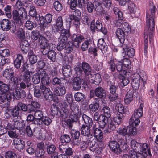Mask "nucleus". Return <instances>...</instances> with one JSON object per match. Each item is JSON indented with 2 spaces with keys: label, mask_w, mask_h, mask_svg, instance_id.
I'll use <instances>...</instances> for the list:
<instances>
[{
  "label": "nucleus",
  "mask_w": 158,
  "mask_h": 158,
  "mask_svg": "<svg viewBox=\"0 0 158 158\" xmlns=\"http://www.w3.org/2000/svg\"><path fill=\"white\" fill-rule=\"evenodd\" d=\"M83 20L84 23L85 24H86L89 25L90 24V29L92 33L95 32L96 29L97 31L101 32L105 35L107 34V29L102 27V25L100 20H97L95 23V20L94 19L91 21L90 15H87L84 17Z\"/></svg>",
  "instance_id": "f257e3e1"
},
{
  "label": "nucleus",
  "mask_w": 158,
  "mask_h": 158,
  "mask_svg": "<svg viewBox=\"0 0 158 158\" xmlns=\"http://www.w3.org/2000/svg\"><path fill=\"white\" fill-rule=\"evenodd\" d=\"M34 95L36 97H40L43 95L46 100L52 101L53 99V96L52 92L49 88L45 86L40 84L35 86L34 89Z\"/></svg>",
  "instance_id": "f03ea898"
},
{
  "label": "nucleus",
  "mask_w": 158,
  "mask_h": 158,
  "mask_svg": "<svg viewBox=\"0 0 158 158\" xmlns=\"http://www.w3.org/2000/svg\"><path fill=\"white\" fill-rule=\"evenodd\" d=\"M12 15L15 25L16 26L17 28L23 25L22 20H23V19L24 17L27 19L29 16L27 15L26 10L23 7H20L19 8L13 10Z\"/></svg>",
  "instance_id": "7ed1b4c3"
},
{
  "label": "nucleus",
  "mask_w": 158,
  "mask_h": 158,
  "mask_svg": "<svg viewBox=\"0 0 158 158\" xmlns=\"http://www.w3.org/2000/svg\"><path fill=\"white\" fill-rule=\"evenodd\" d=\"M61 32V34L58 38L57 48L59 51L64 48L68 41V38L70 36L69 29L63 30Z\"/></svg>",
  "instance_id": "20e7f679"
},
{
  "label": "nucleus",
  "mask_w": 158,
  "mask_h": 158,
  "mask_svg": "<svg viewBox=\"0 0 158 158\" xmlns=\"http://www.w3.org/2000/svg\"><path fill=\"white\" fill-rule=\"evenodd\" d=\"M27 107L26 105L22 102H19L17 105V106L11 109H8L6 111L5 113L6 118H9L10 117L17 118L19 115V111L22 110L25 111H27Z\"/></svg>",
  "instance_id": "39448f33"
},
{
  "label": "nucleus",
  "mask_w": 158,
  "mask_h": 158,
  "mask_svg": "<svg viewBox=\"0 0 158 158\" xmlns=\"http://www.w3.org/2000/svg\"><path fill=\"white\" fill-rule=\"evenodd\" d=\"M156 7L152 6L150 7L149 11L146 14V22L147 25L151 31L154 30L155 18V14Z\"/></svg>",
  "instance_id": "423d86ee"
},
{
  "label": "nucleus",
  "mask_w": 158,
  "mask_h": 158,
  "mask_svg": "<svg viewBox=\"0 0 158 158\" xmlns=\"http://www.w3.org/2000/svg\"><path fill=\"white\" fill-rule=\"evenodd\" d=\"M2 95H3L2 94ZM12 97V94H9L7 95L5 94L4 95L0 96V107L1 108L6 109L5 111V116L6 118L5 113L6 111L8 109H12L9 107L10 100Z\"/></svg>",
  "instance_id": "0eeeda50"
},
{
  "label": "nucleus",
  "mask_w": 158,
  "mask_h": 158,
  "mask_svg": "<svg viewBox=\"0 0 158 158\" xmlns=\"http://www.w3.org/2000/svg\"><path fill=\"white\" fill-rule=\"evenodd\" d=\"M131 148L132 150H131L129 152V157L130 158H138L136 151L141 152L140 150L141 145L142 146L143 143H137L135 140H132L130 143Z\"/></svg>",
  "instance_id": "6e6552de"
},
{
  "label": "nucleus",
  "mask_w": 158,
  "mask_h": 158,
  "mask_svg": "<svg viewBox=\"0 0 158 158\" xmlns=\"http://www.w3.org/2000/svg\"><path fill=\"white\" fill-rule=\"evenodd\" d=\"M74 69L78 74H81L83 72L87 76L90 74L92 69L90 65L86 62H82L81 65H78L74 68Z\"/></svg>",
  "instance_id": "1a4fd4ad"
},
{
  "label": "nucleus",
  "mask_w": 158,
  "mask_h": 158,
  "mask_svg": "<svg viewBox=\"0 0 158 158\" xmlns=\"http://www.w3.org/2000/svg\"><path fill=\"white\" fill-rule=\"evenodd\" d=\"M39 46L42 53L46 55L50 50V47L48 41L44 37L41 36L39 38Z\"/></svg>",
  "instance_id": "9d476101"
},
{
  "label": "nucleus",
  "mask_w": 158,
  "mask_h": 158,
  "mask_svg": "<svg viewBox=\"0 0 158 158\" xmlns=\"http://www.w3.org/2000/svg\"><path fill=\"white\" fill-rule=\"evenodd\" d=\"M140 122L139 119L131 117L129 121V135H135L137 134L136 127Z\"/></svg>",
  "instance_id": "9b49d317"
},
{
  "label": "nucleus",
  "mask_w": 158,
  "mask_h": 158,
  "mask_svg": "<svg viewBox=\"0 0 158 158\" xmlns=\"http://www.w3.org/2000/svg\"><path fill=\"white\" fill-rule=\"evenodd\" d=\"M0 26L1 29L4 31H8L12 28V32L14 33L16 30V26L15 27L11 22V21L7 19H3L0 22Z\"/></svg>",
  "instance_id": "f8f14e48"
},
{
  "label": "nucleus",
  "mask_w": 158,
  "mask_h": 158,
  "mask_svg": "<svg viewBox=\"0 0 158 158\" xmlns=\"http://www.w3.org/2000/svg\"><path fill=\"white\" fill-rule=\"evenodd\" d=\"M123 51L122 53L123 56V68L124 70V74L125 75L128 70V46L127 45L126 47L123 48Z\"/></svg>",
  "instance_id": "ddd939ff"
},
{
  "label": "nucleus",
  "mask_w": 158,
  "mask_h": 158,
  "mask_svg": "<svg viewBox=\"0 0 158 158\" xmlns=\"http://www.w3.org/2000/svg\"><path fill=\"white\" fill-rule=\"evenodd\" d=\"M127 129L125 128H119L118 131L119 134L123 135L124 136L123 138L125 139H122L121 141V144L123 145V148L125 151H128V147L127 145V138H128V134L127 133Z\"/></svg>",
  "instance_id": "4468645a"
},
{
  "label": "nucleus",
  "mask_w": 158,
  "mask_h": 158,
  "mask_svg": "<svg viewBox=\"0 0 158 158\" xmlns=\"http://www.w3.org/2000/svg\"><path fill=\"white\" fill-rule=\"evenodd\" d=\"M92 130L93 131V135L96 140L99 142H102L103 138V135L101 130L96 127V124H93Z\"/></svg>",
  "instance_id": "2eb2a0df"
},
{
  "label": "nucleus",
  "mask_w": 158,
  "mask_h": 158,
  "mask_svg": "<svg viewBox=\"0 0 158 158\" xmlns=\"http://www.w3.org/2000/svg\"><path fill=\"white\" fill-rule=\"evenodd\" d=\"M71 38L73 45L77 48H78L80 46V44L84 40V39L82 35L75 34L71 36Z\"/></svg>",
  "instance_id": "dca6fc26"
},
{
  "label": "nucleus",
  "mask_w": 158,
  "mask_h": 158,
  "mask_svg": "<svg viewBox=\"0 0 158 158\" xmlns=\"http://www.w3.org/2000/svg\"><path fill=\"white\" fill-rule=\"evenodd\" d=\"M41 85H47L50 82V78L46 71L45 70H41L40 71Z\"/></svg>",
  "instance_id": "f3484780"
},
{
  "label": "nucleus",
  "mask_w": 158,
  "mask_h": 158,
  "mask_svg": "<svg viewBox=\"0 0 158 158\" xmlns=\"http://www.w3.org/2000/svg\"><path fill=\"white\" fill-rule=\"evenodd\" d=\"M41 85H47L50 82V78L46 71L45 70H41L40 71Z\"/></svg>",
  "instance_id": "a211bd4d"
},
{
  "label": "nucleus",
  "mask_w": 158,
  "mask_h": 158,
  "mask_svg": "<svg viewBox=\"0 0 158 158\" xmlns=\"http://www.w3.org/2000/svg\"><path fill=\"white\" fill-rule=\"evenodd\" d=\"M12 97L13 96L14 98H15L17 99L24 98L26 95L25 91L20 89L19 87H17L15 91L12 93Z\"/></svg>",
  "instance_id": "6ab92c4d"
},
{
  "label": "nucleus",
  "mask_w": 158,
  "mask_h": 158,
  "mask_svg": "<svg viewBox=\"0 0 158 158\" xmlns=\"http://www.w3.org/2000/svg\"><path fill=\"white\" fill-rule=\"evenodd\" d=\"M108 146L111 151L117 154L119 153L121 151L119 144L116 141L110 142Z\"/></svg>",
  "instance_id": "aec40b11"
},
{
  "label": "nucleus",
  "mask_w": 158,
  "mask_h": 158,
  "mask_svg": "<svg viewBox=\"0 0 158 158\" xmlns=\"http://www.w3.org/2000/svg\"><path fill=\"white\" fill-rule=\"evenodd\" d=\"M11 89V87L3 82L0 81V96H2V94L7 95L9 94H12V92L9 91Z\"/></svg>",
  "instance_id": "412c9836"
},
{
  "label": "nucleus",
  "mask_w": 158,
  "mask_h": 158,
  "mask_svg": "<svg viewBox=\"0 0 158 158\" xmlns=\"http://www.w3.org/2000/svg\"><path fill=\"white\" fill-rule=\"evenodd\" d=\"M91 127L84 124L82 125L81 131L83 139H87V138H89L90 136H92V135L90 134V128Z\"/></svg>",
  "instance_id": "4be33fe9"
},
{
  "label": "nucleus",
  "mask_w": 158,
  "mask_h": 158,
  "mask_svg": "<svg viewBox=\"0 0 158 158\" xmlns=\"http://www.w3.org/2000/svg\"><path fill=\"white\" fill-rule=\"evenodd\" d=\"M69 102L68 101H63L61 104H59L61 111H62L64 114L62 116V118L65 119L67 118L69 113V110L68 108Z\"/></svg>",
  "instance_id": "5701e85b"
},
{
  "label": "nucleus",
  "mask_w": 158,
  "mask_h": 158,
  "mask_svg": "<svg viewBox=\"0 0 158 158\" xmlns=\"http://www.w3.org/2000/svg\"><path fill=\"white\" fill-rule=\"evenodd\" d=\"M140 146V150H141V152H140V153L142 154L143 157H146L148 154L150 157L152 156L150 149L147 144L143 143L142 146Z\"/></svg>",
  "instance_id": "b1692460"
},
{
  "label": "nucleus",
  "mask_w": 158,
  "mask_h": 158,
  "mask_svg": "<svg viewBox=\"0 0 158 158\" xmlns=\"http://www.w3.org/2000/svg\"><path fill=\"white\" fill-rule=\"evenodd\" d=\"M19 116H17L16 118L15 117H13V121L15 123V128L19 130L23 129L27 122L26 121H18V118Z\"/></svg>",
  "instance_id": "393cba45"
},
{
  "label": "nucleus",
  "mask_w": 158,
  "mask_h": 158,
  "mask_svg": "<svg viewBox=\"0 0 158 158\" xmlns=\"http://www.w3.org/2000/svg\"><path fill=\"white\" fill-rule=\"evenodd\" d=\"M44 22L42 26L41 30L43 31L45 30L46 28H48L49 25L48 23H50L52 19V16L50 14H48L46 15L44 17Z\"/></svg>",
  "instance_id": "a878e982"
},
{
  "label": "nucleus",
  "mask_w": 158,
  "mask_h": 158,
  "mask_svg": "<svg viewBox=\"0 0 158 158\" xmlns=\"http://www.w3.org/2000/svg\"><path fill=\"white\" fill-rule=\"evenodd\" d=\"M82 80L79 77H74L73 80L72 85L73 88L75 90H79L81 86Z\"/></svg>",
  "instance_id": "bb28decb"
},
{
  "label": "nucleus",
  "mask_w": 158,
  "mask_h": 158,
  "mask_svg": "<svg viewBox=\"0 0 158 158\" xmlns=\"http://www.w3.org/2000/svg\"><path fill=\"white\" fill-rule=\"evenodd\" d=\"M107 126L106 129L103 130L104 133H110L111 131L114 130L115 129L116 123L115 122L110 118H109L107 123Z\"/></svg>",
  "instance_id": "cd10ccee"
},
{
  "label": "nucleus",
  "mask_w": 158,
  "mask_h": 158,
  "mask_svg": "<svg viewBox=\"0 0 158 158\" xmlns=\"http://www.w3.org/2000/svg\"><path fill=\"white\" fill-rule=\"evenodd\" d=\"M13 143L15 147L18 150H21L24 148V142L20 139L18 138L15 139L13 140Z\"/></svg>",
  "instance_id": "c85d7f7f"
},
{
  "label": "nucleus",
  "mask_w": 158,
  "mask_h": 158,
  "mask_svg": "<svg viewBox=\"0 0 158 158\" xmlns=\"http://www.w3.org/2000/svg\"><path fill=\"white\" fill-rule=\"evenodd\" d=\"M95 95L101 98H104L106 96V93L105 90L101 87H98L94 90Z\"/></svg>",
  "instance_id": "c756f323"
},
{
  "label": "nucleus",
  "mask_w": 158,
  "mask_h": 158,
  "mask_svg": "<svg viewBox=\"0 0 158 158\" xmlns=\"http://www.w3.org/2000/svg\"><path fill=\"white\" fill-rule=\"evenodd\" d=\"M51 110L52 115H56L62 118V116L64 114L61 109H59V107L56 105H53L51 106Z\"/></svg>",
  "instance_id": "7c9ffc66"
},
{
  "label": "nucleus",
  "mask_w": 158,
  "mask_h": 158,
  "mask_svg": "<svg viewBox=\"0 0 158 158\" xmlns=\"http://www.w3.org/2000/svg\"><path fill=\"white\" fill-rule=\"evenodd\" d=\"M66 89L65 87L63 86L60 85L56 88L54 90L55 94L59 96H63L65 94Z\"/></svg>",
  "instance_id": "2f4dec72"
},
{
  "label": "nucleus",
  "mask_w": 158,
  "mask_h": 158,
  "mask_svg": "<svg viewBox=\"0 0 158 158\" xmlns=\"http://www.w3.org/2000/svg\"><path fill=\"white\" fill-rule=\"evenodd\" d=\"M55 27L57 31H62L63 30L65 29L63 28V19L61 16H59L57 18Z\"/></svg>",
  "instance_id": "473e14b6"
},
{
  "label": "nucleus",
  "mask_w": 158,
  "mask_h": 158,
  "mask_svg": "<svg viewBox=\"0 0 158 158\" xmlns=\"http://www.w3.org/2000/svg\"><path fill=\"white\" fill-rule=\"evenodd\" d=\"M62 73L65 78H68L72 75V71L70 65H66L62 67Z\"/></svg>",
  "instance_id": "72a5a7b5"
},
{
  "label": "nucleus",
  "mask_w": 158,
  "mask_h": 158,
  "mask_svg": "<svg viewBox=\"0 0 158 158\" xmlns=\"http://www.w3.org/2000/svg\"><path fill=\"white\" fill-rule=\"evenodd\" d=\"M97 46L99 49L101 50L102 52H105L107 50L108 46L102 39H99L98 42Z\"/></svg>",
  "instance_id": "f704fd0d"
},
{
  "label": "nucleus",
  "mask_w": 158,
  "mask_h": 158,
  "mask_svg": "<svg viewBox=\"0 0 158 158\" xmlns=\"http://www.w3.org/2000/svg\"><path fill=\"white\" fill-rule=\"evenodd\" d=\"M58 57L59 60L64 61L65 63L68 64L71 63L73 58V56L71 55H69L68 57L67 56V57L64 56L61 52H60L58 54Z\"/></svg>",
  "instance_id": "c9c22d12"
},
{
  "label": "nucleus",
  "mask_w": 158,
  "mask_h": 158,
  "mask_svg": "<svg viewBox=\"0 0 158 158\" xmlns=\"http://www.w3.org/2000/svg\"><path fill=\"white\" fill-rule=\"evenodd\" d=\"M115 33L116 36L118 39L120 43H124L125 41V39L123 31L120 28H118L116 30Z\"/></svg>",
  "instance_id": "e433bc0d"
},
{
  "label": "nucleus",
  "mask_w": 158,
  "mask_h": 158,
  "mask_svg": "<svg viewBox=\"0 0 158 158\" xmlns=\"http://www.w3.org/2000/svg\"><path fill=\"white\" fill-rule=\"evenodd\" d=\"M14 70L13 68H7L3 71V76L7 79H10L11 77L14 75Z\"/></svg>",
  "instance_id": "4c0bfd02"
},
{
  "label": "nucleus",
  "mask_w": 158,
  "mask_h": 158,
  "mask_svg": "<svg viewBox=\"0 0 158 158\" xmlns=\"http://www.w3.org/2000/svg\"><path fill=\"white\" fill-rule=\"evenodd\" d=\"M32 73L30 72H25L23 76V80L24 82L27 84V86L29 85L33 86L31 82V78Z\"/></svg>",
  "instance_id": "58836bf2"
},
{
  "label": "nucleus",
  "mask_w": 158,
  "mask_h": 158,
  "mask_svg": "<svg viewBox=\"0 0 158 158\" xmlns=\"http://www.w3.org/2000/svg\"><path fill=\"white\" fill-rule=\"evenodd\" d=\"M18 78L15 76L14 75L10 77L9 81V85L10 87H11V90H12L16 87L18 83Z\"/></svg>",
  "instance_id": "ea45409f"
},
{
  "label": "nucleus",
  "mask_w": 158,
  "mask_h": 158,
  "mask_svg": "<svg viewBox=\"0 0 158 158\" xmlns=\"http://www.w3.org/2000/svg\"><path fill=\"white\" fill-rule=\"evenodd\" d=\"M26 9L29 10V15L31 16H34L36 15L37 12L35 6L30 4H27L25 6Z\"/></svg>",
  "instance_id": "a19ab883"
},
{
  "label": "nucleus",
  "mask_w": 158,
  "mask_h": 158,
  "mask_svg": "<svg viewBox=\"0 0 158 158\" xmlns=\"http://www.w3.org/2000/svg\"><path fill=\"white\" fill-rule=\"evenodd\" d=\"M23 57L22 55L18 54L15 60L14 61V65L15 68L19 69L22 61L23 60Z\"/></svg>",
  "instance_id": "79ce46f5"
},
{
  "label": "nucleus",
  "mask_w": 158,
  "mask_h": 158,
  "mask_svg": "<svg viewBox=\"0 0 158 158\" xmlns=\"http://www.w3.org/2000/svg\"><path fill=\"white\" fill-rule=\"evenodd\" d=\"M79 106L77 102H72L70 105L71 113L74 114V113H81V112L79 111Z\"/></svg>",
  "instance_id": "37998d69"
},
{
  "label": "nucleus",
  "mask_w": 158,
  "mask_h": 158,
  "mask_svg": "<svg viewBox=\"0 0 158 158\" xmlns=\"http://www.w3.org/2000/svg\"><path fill=\"white\" fill-rule=\"evenodd\" d=\"M73 10H74L72 14L70 16V19H80L81 13L80 10L77 9H75V8Z\"/></svg>",
  "instance_id": "c03bdc74"
},
{
  "label": "nucleus",
  "mask_w": 158,
  "mask_h": 158,
  "mask_svg": "<svg viewBox=\"0 0 158 158\" xmlns=\"http://www.w3.org/2000/svg\"><path fill=\"white\" fill-rule=\"evenodd\" d=\"M123 114L119 112H117L116 115L114 117L113 120L115 122L117 125L120 124L122 120Z\"/></svg>",
  "instance_id": "a18cd8bd"
},
{
  "label": "nucleus",
  "mask_w": 158,
  "mask_h": 158,
  "mask_svg": "<svg viewBox=\"0 0 158 158\" xmlns=\"http://www.w3.org/2000/svg\"><path fill=\"white\" fill-rule=\"evenodd\" d=\"M82 119L86 125L89 127H92L93 125V121L92 118L86 115L85 114H83L82 116Z\"/></svg>",
  "instance_id": "49530a36"
},
{
  "label": "nucleus",
  "mask_w": 158,
  "mask_h": 158,
  "mask_svg": "<svg viewBox=\"0 0 158 158\" xmlns=\"http://www.w3.org/2000/svg\"><path fill=\"white\" fill-rule=\"evenodd\" d=\"M45 55L52 62H55L56 58V53L53 50H50Z\"/></svg>",
  "instance_id": "de8ad7c7"
},
{
  "label": "nucleus",
  "mask_w": 158,
  "mask_h": 158,
  "mask_svg": "<svg viewBox=\"0 0 158 158\" xmlns=\"http://www.w3.org/2000/svg\"><path fill=\"white\" fill-rule=\"evenodd\" d=\"M29 106V110L31 112L35 111L36 108H39L40 106V105L37 101H32Z\"/></svg>",
  "instance_id": "09e8293b"
},
{
  "label": "nucleus",
  "mask_w": 158,
  "mask_h": 158,
  "mask_svg": "<svg viewBox=\"0 0 158 158\" xmlns=\"http://www.w3.org/2000/svg\"><path fill=\"white\" fill-rule=\"evenodd\" d=\"M74 97L76 101L82 102L84 101L85 98V95L82 93L78 92L75 93Z\"/></svg>",
  "instance_id": "8fccbe9b"
},
{
  "label": "nucleus",
  "mask_w": 158,
  "mask_h": 158,
  "mask_svg": "<svg viewBox=\"0 0 158 158\" xmlns=\"http://www.w3.org/2000/svg\"><path fill=\"white\" fill-rule=\"evenodd\" d=\"M117 64V61L116 59H111L108 62L109 68L111 71L113 72L115 70Z\"/></svg>",
  "instance_id": "3c124183"
},
{
  "label": "nucleus",
  "mask_w": 158,
  "mask_h": 158,
  "mask_svg": "<svg viewBox=\"0 0 158 158\" xmlns=\"http://www.w3.org/2000/svg\"><path fill=\"white\" fill-rule=\"evenodd\" d=\"M31 19L27 20L25 23V27L28 30H32L36 26L34 22L30 20Z\"/></svg>",
  "instance_id": "603ef678"
},
{
  "label": "nucleus",
  "mask_w": 158,
  "mask_h": 158,
  "mask_svg": "<svg viewBox=\"0 0 158 158\" xmlns=\"http://www.w3.org/2000/svg\"><path fill=\"white\" fill-rule=\"evenodd\" d=\"M56 150V146L53 144H51L47 146V152L48 154L56 155L57 152Z\"/></svg>",
  "instance_id": "864d4df0"
},
{
  "label": "nucleus",
  "mask_w": 158,
  "mask_h": 158,
  "mask_svg": "<svg viewBox=\"0 0 158 158\" xmlns=\"http://www.w3.org/2000/svg\"><path fill=\"white\" fill-rule=\"evenodd\" d=\"M53 6L55 10L57 11H60L63 9L62 4L58 1H55L53 3Z\"/></svg>",
  "instance_id": "5fc2aeb1"
},
{
  "label": "nucleus",
  "mask_w": 158,
  "mask_h": 158,
  "mask_svg": "<svg viewBox=\"0 0 158 158\" xmlns=\"http://www.w3.org/2000/svg\"><path fill=\"white\" fill-rule=\"evenodd\" d=\"M93 77L94 78L92 79L93 80L92 83L95 85H98L102 80L100 74L98 73L95 74Z\"/></svg>",
  "instance_id": "6e6d98bb"
},
{
  "label": "nucleus",
  "mask_w": 158,
  "mask_h": 158,
  "mask_svg": "<svg viewBox=\"0 0 158 158\" xmlns=\"http://www.w3.org/2000/svg\"><path fill=\"white\" fill-rule=\"evenodd\" d=\"M40 71L36 73L33 76L32 81L35 84H37L40 83Z\"/></svg>",
  "instance_id": "4d7b16f0"
},
{
  "label": "nucleus",
  "mask_w": 158,
  "mask_h": 158,
  "mask_svg": "<svg viewBox=\"0 0 158 158\" xmlns=\"http://www.w3.org/2000/svg\"><path fill=\"white\" fill-rule=\"evenodd\" d=\"M114 13L117 15L118 19L122 21L123 19L122 12L117 7H114Z\"/></svg>",
  "instance_id": "13d9d810"
},
{
  "label": "nucleus",
  "mask_w": 158,
  "mask_h": 158,
  "mask_svg": "<svg viewBox=\"0 0 158 158\" xmlns=\"http://www.w3.org/2000/svg\"><path fill=\"white\" fill-rule=\"evenodd\" d=\"M42 124L48 126L52 123V119L48 117L44 116L41 119Z\"/></svg>",
  "instance_id": "bf43d9fd"
},
{
  "label": "nucleus",
  "mask_w": 158,
  "mask_h": 158,
  "mask_svg": "<svg viewBox=\"0 0 158 158\" xmlns=\"http://www.w3.org/2000/svg\"><path fill=\"white\" fill-rule=\"evenodd\" d=\"M92 43V41L90 39L86 40L82 44L81 47L82 50L83 51L87 50L88 49L89 46H90Z\"/></svg>",
  "instance_id": "052dcab7"
},
{
  "label": "nucleus",
  "mask_w": 158,
  "mask_h": 158,
  "mask_svg": "<svg viewBox=\"0 0 158 158\" xmlns=\"http://www.w3.org/2000/svg\"><path fill=\"white\" fill-rule=\"evenodd\" d=\"M4 11L6 15L8 18L10 19L12 17L11 14V6L10 5H7L4 8Z\"/></svg>",
  "instance_id": "680f3d73"
},
{
  "label": "nucleus",
  "mask_w": 158,
  "mask_h": 158,
  "mask_svg": "<svg viewBox=\"0 0 158 158\" xmlns=\"http://www.w3.org/2000/svg\"><path fill=\"white\" fill-rule=\"evenodd\" d=\"M60 141L63 143H66L69 142L71 141L70 138L67 134H63L60 136Z\"/></svg>",
  "instance_id": "e2e57ef3"
},
{
  "label": "nucleus",
  "mask_w": 158,
  "mask_h": 158,
  "mask_svg": "<svg viewBox=\"0 0 158 158\" xmlns=\"http://www.w3.org/2000/svg\"><path fill=\"white\" fill-rule=\"evenodd\" d=\"M89 0H77V4L76 7L77 5L78 7L80 8H82L84 6L86 5L87 3L89 2Z\"/></svg>",
  "instance_id": "0e129e2a"
},
{
  "label": "nucleus",
  "mask_w": 158,
  "mask_h": 158,
  "mask_svg": "<svg viewBox=\"0 0 158 158\" xmlns=\"http://www.w3.org/2000/svg\"><path fill=\"white\" fill-rule=\"evenodd\" d=\"M143 114V111L140 109H137L135 110L134 113L131 117L134 118L139 119V118L142 116Z\"/></svg>",
  "instance_id": "69168bd1"
},
{
  "label": "nucleus",
  "mask_w": 158,
  "mask_h": 158,
  "mask_svg": "<svg viewBox=\"0 0 158 158\" xmlns=\"http://www.w3.org/2000/svg\"><path fill=\"white\" fill-rule=\"evenodd\" d=\"M4 124V127L6 130L11 131V130H13L15 129V123L14 122H12L11 123L6 122Z\"/></svg>",
  "instance_id": "338daca9"
},
{
  "label": "nucleus",
  "mask_w": 158,
  "mask_h": 158,
  "mask_svg": "<svg viewBox=\"0 0 158 158\" xmlns=\"http://www.w3.org/2000/svg\"><path fill=\"white\" fill-rule=\"evenodd\" d=\"M34 111L35 113L34 114V117H35V118L41 119L44 116L43 115V112L40 110H38Z\"/></svg>",
  "instance_id": "774afa93"
}]
</instances>
